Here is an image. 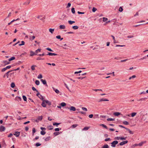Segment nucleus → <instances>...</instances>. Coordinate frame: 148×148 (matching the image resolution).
I'll return each instance as SVG.
<instances>
[{
	"instance_id": "obj_12",
	"label": "nucleus",
	"mask_w": 148,
	"mask_h": 148,
	"mask_svg": "<svg viewBox=\"0 0 148 148\" xmlns=\"http://www.w3.org/2000/svg\"><path fill=\"white\" fill-rule=\"evenodd\" d=\"M146 143V141H142V142H141V143H139L138 144V145L139 146H141L143 145L145 143Z\"/></svg>"
},
{
	"instance_id": "obj_28",
	"label": "nucleus",
	"mask_w": 148,
	"mask_h": 148,
	"mask_svg": "<svg viewBox=\"0 0 148 148\" xmlns=\"http://www.w3.org/2000/svg\"><path fill=\"white\" fill-rule=\"evenodd\" d=\"M36 66L35 65H33L31 67V69L32 71H34L35 70V67H36Z\"/></svg>"
},
{
	"instance_id": "obj_14",
	"label": "nucleus",
	"mask_w": 148,
	"mask_h": 148,
	"mask_svg": "<svg viewBox=\"0 0 148 148\" xmlns=\"http://www.w3.org/2000/svg\"><path fill=\"white\" fill-rule=\"evenodd\" d=\"M76 109L75 107L74 106H71L70 108V111H75Z\"/></svg>"
},
{
	"instance_id": "obj_29",
	"label": "nucleus",
	"mask_w": 148,
	"mask_h": 148,
	"mask_svg": "<svg viewBox=\"0 0 148 148\" xmlns=\"http://www.w3.org/2000/svg\"><path fill=\"white\" fill-rule=\"evenodd\" d=\"M16 100L18 101H21L22 100L21 98L19 97H16Z\"/></svg>"
},
{
	"instance_id": "obj_22",
	"label": "nucleus",
	"mask_w": 148,
	"mask_h": 148,
	"mask_svg": "<svg viewBox=\"0 0 148 148\" xmlns=\"http://www.w3.org/2000/svg\"><path fill=\"white\" fill-rule=\"evenodd\" d=\"M78 125L77 124H73L71 126V127L72 128H74L76 127Z\"/></svg>"
},
{
	"instance_id": "obj_36",
	"label": "nucleus",
	"mask_w": 148,
	"mask_h": 148,
	"mask_svg": "<svg viewBox=\"0 0 148 148\" xmlns=\"http://www.w3.org/2000/svg\"><path fill=\"white\" fill-rule=\"evenodd\" d=\"M40 82L38 80H36L35 81V83L37 85H39L40 84Z\"/></svg>"
},
{
	"instance_id": "obj_32",
	"label": "nucleus",
	"mask_w": 148,
	"mask_h": 148,
	"mask_svg": "<svg viewBox=\"0 0 148 148\" xmlns=\"http://www.w3.org/2000/svg\"><path fill=\"white\" fill-rule=\"evenodd\" d=\"M15 86V84L14 82H12L11 84V87L13 88Z\"/></svg>"
},
{
	"instance_id": "obj_47",
	"label": "nucleus",
	"mask_w": 148,
	"mask_h": 148,
	"mask_svg": "<svg viewBox=\"0 0 148 148\" xmlns=\"http://www.w3.org/2000/svg\"><path fill=\"white\" fill-rule=\"evenodd\" d=\"M136 114V112H133L131 114V116L132 117L134 116Z\"/></svg>"
},
{
	"instance_id": "obj_27",
	"label": "nucleus",
	"mask_w": 148,
	"mask_h": 148,
	"mask_svg": "<svg viewBox=\"0 0 148 148\" xmlns=\"http://www.w3.org/2000/svg\"><path fill=\"white\" fill-rule=\"evenodd\" d=\"M126 130L128 131L129 132L130 134H133L134 133V132H133L132 131H131L129 129L127 128V129H126Z\"/></svg>"
},
{
	"instance_id": "obj_60",
	"label": "nucleus",
	"mask_w": 148,
	"mask_h": 148,
	"mask_svg": "<svg viewBox=\"0 0 148 148\" xmlns=\"http://www.w3.org/2000/svg\"><path fill=\"white\" fill-rule=\"evenodd\" d=\"M30 37L32 38H29V39H30V40L32 39V40H33L35 38V36H33L32 37L31 36H30Z\"/></svg>"
},
{
	"instance_id": "obj_10",
	"label": "nucleus",
	"mask_w": 148,
	"mask_h": 148,
	"mask_svg": "<svg viewBox=\"0 0 148 148\" xmlns=\"http://www.w3.org/2000/svg\"><path fill=\"white\" fill-rule=\"evenodd\" d=\"M20 134V132H16L14 133V134L15 135L16 137H18L19 136Z\"/></svg>"
},
{
	"instance_id": "obj_43",
	"label": "nucleus",
	"mask_w": 148,
	"mask_h": 148,
	"mask_svg": "<svg viewBox=\"0 0 148 148\" xmlns=\"http://www.w3.org/2000/svg\"><path fill=\"white\" fill-rule=\"evenodd\" d=\"M121 137L120 136H116L114 138V139L117 140H121Z\"/></svg>"
},
{
	"instance_id": "obj_2",
	"label": "nucleus",
	"mask_w": 148,
	"mask_h": 148,
	"mask_svg": "<svg viewBox=\"0 0 148 148\" xmlns=\"http://www.w3.org/2000/svg\"><path fill=\"white\" fill-rule=\"evenodd\" d=\"M128 141L127 140H125L119 143V144L117 146H119V145L122 146L127 143Z\"/></svg>"
},
{
	"instance_id": "obj_9",
	"label": "nucleus",
	"mask_w": 148,
	"mask_h": 148,
	"mask_svg": "<svg viewBox=\"0 0 148 148\" xmlns=\"http://www.w3.org/2000/svg\"><path fill=\"white\" fill-rule=\"evenodd\" d=\"M147 98H142L139 99H137V101H145L146 99H147Z\"/></svg>"
},
{
	"instance_id": "obj_8",
	"label": "nucleus",
	"mask_w": 148,
	"mask_h": 148,
	"mask_svg": "<svg viewBox=\"0 0 148 148\" xmlns=\"http://www.w3.org/2000/svg\"><path fill=\"white\" fill-rule=\"evenodd\" d=\"M5 129V127L3 126H1L0 127V130L1 132L4 131Z\"/></svg>"
},
{
	"instance_id": "obj_1",
	"label": "nucleus",
	"mask_w": 148,
	"mask_h": 148,
	"mask_svg": "<svg viewBox=\"0 0 148 148\" xmlns=\"http://www.w3.org/2000/svg\"><path fill=\"white\" fill-rule=\"evenodd\" d=\"M118 143V142L117 140H114L111 143V146L112 147H116V145H117Z\"/></svg>"
},
{
	"instance_id": "obj_45",
	"label": "nucleus",
	"mask_w": 148,
	"mask_h": 148,
	"mask_svg": "<svg viewBox=\"0 0 148 148\" xmlns=\"http://www.w3.org/2000/svg\"><path fill=\"white\" fill-rule=\"evenodd\" d=\"M71 12L73 14H75V8H71Z\"/></svg>"
},
{
	"instance_id": "obj_38",
	"label": "nucleus",
	"mask_w": 148,
	"mask_h": 148,
	"mask_svg": "<svg viewBox=\"0 0 148 148\" xmlns=\"http://www.w3.org/2000/svg\"><path fill=\"white\" fill-rule=\"evenodd\" d=\"M36 130L35 128H33L32 129V135H34V133L36 132Z\"/></svg>"
},
{
	"instance_id": "obj_3",
	"label": "nucleus",
	"mask_w": 148,
	"mask_h": 148,
	"mask_svg": "<svg viewBox=\"0 0 148 148\" xmlns=\"http://www.w3.org/2000/svg\"><path fill=\"white\" fill-rule=\"evenodd\" d=\"M38 93L36 94L37 96L40 99L42 100L44 99V97L43 96L40 94L39 92H37Z\"/></svg>"
},
{
	"instance_id": "obj_13",
	"label": "nucleus",
	"mask_w": 148,
	"mask_h": 148,
	"mask_svg": "<svg viewBox=\"0 0 148 148\" xmlns=\"http://www.w3.org/2000/svg\"><path fill=\"white\" fill-rule=\"evenodd\" d=\"M12 71H13V70L9 71L5 74V75L6 76L7 78H8L9 77V73Z\"/></svg>"
},
{
	"instance_id": "obj_52",
	"label": "nucleus",
	"mask_w": 148,
	"mask_h": 148,
	"mask_svg": "<svg viewBox=\"0 0 148 148\" xmlns=\"http://www.w3.org/2000/svg\"><path fill=\"white\" fill-rule=\"evenodd\" d=\"M61 130V128H55V130L56 132H58L60 130Z\"/></svg>"
},
{
	"instance_id": "obj_39",
	"label": "nucleus",
	"mask_w": 148,
	"mask_h": 148,
	"mask_svg": "<svg viewBox=\"0 0 148 148\" xmlns=\"http://www.w3.org/2000/svg\"><path fill=\"white\" fill-rule=\"evenodd\" d=\"M53 88V90L55 91V92L57 94H58L60 92H59V91L57 89H55L54 88Z\"/></svg>"
},
{
	"instance_id": "obj_40",
	"label": "nucleus",
	"mask_w": 148,
	"mask_h": 148,
	"mask_svg": "<svg viewBox=\"0 0 148 148\" xmlns=\"http://www.w3.org/2000/svg\"><path fill=\"white\" fill-rule=\"evenodd\" d=\"M21 43L20 44H19V46H21L23 45H25V42L24 41H22L21 42Z\"/></svg>"
},
{
	"instance_id": "obj_15",
	"label": "nucleus",
	"mask_w": 148,
	"mask_h": 148,
	"mask_svg": "<svg viewBox=\"0 0 148 148\" xmlns=\"http://www.w3.org/2000/svg\"><path fill=\"white\" fill-rule=\"evenodd\" d=\"M109 100L105 98H102L100 99V100L99 102H100L101 101H108Z\"/></svg>"
},
{
	"instance_id": "obj_23",
	"label": "nucleus",
	"mask_w": 148,
	"mask_h": 148,
	"mask_svg": "<svg viewBox=\"0 0 148 148\" xmlns=\"http://www.w3.org/2000/svg\"><path fill=\"white\" fill-rule=\"evenodd\" d=\"M15 59V57L12 56V57H11L9 59H8V60L10 62L12 60H14V59Z\"/></svg>"
},
{
	"instance_id": "obj_31",
	"label": "nucleus",
	"mask_w": 148,
	"mask_h": 148,
	"mask_svg": "<svg viewBox=\"0 0 148 148\" xmlns=\"http://www.w3.org/2000/svg\"><path fill=\"white\" fill-rule=\"evenodd\" d=\"M51 138V137L50 136H49L48 137H46L45 139V140L46 141H49V140Z\"/></svg>"
},
{
	"instance_id": "obj_51",
	"label": "nucleus",
	"mask_w": 148,
	"mask_h": 148,
	"mask_svg": "<svg viewBox=\"0 0 148 148\" xmlns=\"http://www.w3.org/2000/svg\"><path fill=\"white\" fill-rule=\"evenodd\" d=\"M89 127H85L82 129V130H87L89 129Z\"/></svg>"
},
{
	"instance_id": "obj_21",
	"label": "nucleus",
	"mask_w": 148,
	"mask_h": 148,
	"mask_svg": "<svg viewBox=\"0 0 148 148\" xmlns=\"http://www.w3.org/2000/svg\"><path fill=\"white\" fill-rule=\"evenodd\" d=\"M100 126H102L107 130H108V129L107 127L104 124H101L100 125Z\"/></svg>"
},
{
	"instance_id": "obj_7",
	"label": "nucleus",
	"mask_w": 148,
	"mask_h": 148,
	"mask_svg": "<svg viewBox=\"0 0 148 148\" xmlns=\"http://www.w3.org/2000/svg\"><path fill=\"white\" fill-rule=\"evenodd\" d=\"M42 100V102L41 104V105L42 106L44 107H46V104L45 103V99H43Z\"/></svg>"
},
{
	"instance_id": "obj_5",
	"label": "nucleus",
	"mask_w": 148,
	"mask_h": 148,
	"mask_svg": "<svg viewBox=\"0 0 148 148\" xmlns=\"http://www.w3.org/2000/svg\"><path fill=\"white\" fill-rule=\"evenodd\" d=\"M47 55H49L50 56H57L58 54L54 53H51L50 52H48V54H46Z\"/></svg>"
},
{
	"instance_id": "obj_42",
	"label": "nucleus",
	"mask_w": 148,
	"mask_h": 148,
	"mask_svg": "<svg viewBox=\"0 0 148 148\" xmlns=\"http://www.w3.org/2000/svg\"><path fill=\"white\" fill-rule=\"evenodd\" d=\"M30 3V1L29 0L28 2H25L23 3V5H28Z\"/></svg>"
},
{
	"instance_id": "obj_41",
	"label": "nucleus",
	"mask_w": 148,
	"mask_h": 148,
	"mask_svg": "<svg viewBox=\"0 0 148 148\" xmlns=\"http://www.w3.org/2000/svg\"><path fill=\"white\" fill-rule=\"evenodd\" d=\"M68 23L70 24L71 25L72 24L74 23H75V21H68Z\"/></svg>"
},
{
	"instance_id": "obj_34",
	"label": "nucleus",
	"mask_w": 148,
	"mask_h": 148,
	"mask_svg": "<svg viewBox=\"0 0 148 148\" xmlns=\"http://www.w3.org/2000/svg\"><path fill=\"white\" fill-rule=\"evenodd\" d=\"M78 28L79 27L77 25L74 26L72 27V28L74 29H78Z\"/></svg>"
},
{
	"instance_id": "obj_46",
	"label": "nucleus",
	"mask_w": 148,
	"mask_h": 148,
	"mask_svg": "<svg viewBox=\"0 0 148 148\" xmlns=\"http://www.w3.org/2000/svg\"><path fill=\"white\" fill-rule=\"evenodd\" d=\"M42 16H37V18H40V19L41 20H43L45 18H40V17H42Z\"/></svg>"
},
{
	"instance_id": "obj_18",
	"label": "nucleus",
	"mask_w": 148,
	"mask_h": 148,
	"mask_svg": "<svg viewBox=\"0 0 148 148\" xmlns=\"http://www.w3.org/2000/svg\"><path fill=\"white\" fill-rule=\"evenodd\" d=\"M109 147L108 145L107 144L104 145L101 147V148H109Z\"/></svg>"
},
{
	"instance_id": "obj_50",
	"label": "nucleus",
	"mask_w": 148,
	"mask_h": 148,
	"mask_svg": "<svg viewBox=\"0 0 148 148\" xmlns=\"http://www.w3.org/2000/svg\"><path fill=\"white\" fill-rule=\"evenodd\" d=\"M41 144L39 143H37L35 144V146L36 147H38L41 145Z\"/></svg>"
},
{
	"instance_id": "obj_59",
	"label": "nucleus",
	"mask_w": 148,
	"mask_h": 148,
	"mask_svg": "<svg viewBox=\"0 0 148 148\" xmlns=\"http://www.w3.org/2000/svg\"><path fill=\"white\" fill-rule=\"evenodd\" d=\"M71 6V3H68V5L66 7L67 8H69Z\"/></svg>"
},
{
	"instance_id": "obj_16",
	"label": "nucleus",
	"mask_w": 148,
	"mask_h": 148,
	"mask_svg": "<svg viewBox=\"0 0 148 148\" xmlns=\"http://www.w3.org/2000/svg\"><path fill=\"white\" fill-rule=\"evenodd\" d=\"M3 62L5 64L4 66H5L6 65L9 64L10 63V62H8L6 60L3 61Z\"/></svg>"
},
{
	"instance_id": "obj_55",
	"label": "nucleus",
	"mask_w": 148,
	"mask_h": 148,
	"mask_svg": "<svg viewBox=\"0 0 148 148\" xmlns=\"http://www.w3.org/2000/svg\"><path fill=\"white\" fill-rule=\"evenodd\" d=\"M92 10L93 12H95L97 10V9L96 8L93 7Z\"/></svg>"
},
{
	"instance_id": "obj_64",
	"label": "nucleus",
	"mask_w": 148,
	"mask_h": 148,
	"mask_svg": "<svg viewBox=\"0 0 148 148\" xmlns=\"http://www.w3.org/2000/svg\"><path fill=\"white\" fill-rule=\"evenodd\" d=\"M46 49L50 51H53L51 49L49 48H47Z\"/></svg>"
},
{
	"instance_id": "obj_37",
	"label": "nucleus",
	"mask_w": 148,
	"mask_h": 148,
	"mask_svg": "<svg viewBox=\"0 0 148 148\" xmlns=\"http://www.w3.org/2000/svg\"><path fill=\"white\" fill-rule=\"evenodd\" d=\"M41 49H38L36 50L35 51V52L37 54L38 53V52H40L41 51Z\"/></svg>"
},
{
	"instance_id": "obj_26",
	"label": "nucleus",
	"mask_w": 148,
	"mask_h": 148,
	"mask_svg": "<svg viewBox=\"0 0 148 148\" xmlns=\"http://www.w3.org/2000/svg\"><path fill=\"white\" fill-rule=\"evenodd\" d=\"M54 30V29L50 28L49 29V31L51 34H53Z\"/></svg>"
},
{
	"instance_id": "obj_24",
	"label": "nucleus",
	"mask_w": 148,
	"mask_h": 148,
	"mask_svg": "<svg viewBox=\"0 0 148 148\" xmlns=\"http://www.w3.org/2000/svg\"><path fill=\"white\" fill-rule=\"evenodd\" d=\"M66 105V104L64 102H62L60 103V106L62 107L65 106Z\"/></svg>"
},
{
	"instance_id": "obj_19",
	"label": "nucleus",
	"mask_w": 148,
	"mask_h": 148,
	"mask_svg": "<svg viewBox=\"0 0 148 148\" xmlns=\"http://www.w3.org/2000/svg\"><path fill=\"white\" fill-rule=\"evenodd\" d=\"M65 28V26L64 25H60V29H64Z\"/></svg>"
},
{
	"instance_id": "obj_17",
	"label": "nucleus",
	"mask_w": 148,
	"mask_h": 148,
	"mask_svg": "<svg viewBox=\"0 0 148 148\" xmlns=\"http://www.w3.org/2000/svg\"><path fill=\"white\" fill-rule=\"evenodd\" d=\"M45 103L48 105L50 106L51 104V102L48 100H45Z\"/></svg>"
},
{
	"instance_id": "obj_20",
	"label": "nucleus",
	"mask_w": 148,
	"mask_h": 148,
	"mask_svg": "<svg viewBox=\"0 0 148 148\" xmlns=\"http://www.w3.org/2000/svg\"><path fill=\"white\" fill-rule=\"evenodd\" d=\"M113 114L115 116H118L119 115L121 114V113L119 112H114Z\"/></svg>"
},
{
	"instance_id": "obj_56",
	"label": "nucleus",
	"mask_w": 148,
	"mask_h": 148,
	"mask_svg": "<svg viewBox=\"0 0 148 148\" xmlns=\"http://www.w3.org/2000/svg\"><path fill=\"white\" fill-rule=\"evenodd\" d=\"M103 22H105L107 21L108 20V18L106 17H103Z\"/></svg>"
},
{
	"instance_id": "obj_30",
	"label": "nucleus",
	"mask_w": 148,
	"mask_h": 148,
	"mask_svg": "<svg viewBox=\"0 0 148 148\" xmlns=\"http://www.w3.org/2000/svg\"><path fill=\"white\" fill-rule=\"evenodd\" d=\"M37 119H38V120H39V121H41L42 120V116H39L37 118Z\"/></svg>"
},
{
	"instance_id": "obj_58",
	"label": "nucleus",
	"mask_w": 148,
	"mask_h": 148,
	"mask_svg": "<svg viewBox=\"0 0 148 148\" xmlns=\"http://www.w3.org/2000/svg\"><path fill=\"white\" fill-rule=\"evenodd\" d=\"M127 138V137H121V140H125Z\"/></svg>"
},
{
	"instance_id": "obj_61",
	"label": "nucleus",
	"mask_w": 148,
	"mask_h": 148,
	"mask_svg": "<svg viewBox=\"0 0 148 148\" xmlns=\"http://www.w3.org/2000/svg\"><path fill=\"white\" fill-rule=\"evenodd\" d=\"M93 90L96 92L98 91H102V90L101 89H95Z\"/></svg>"
},
{
	"instance_id": "obj_33",
	"label": "nucleus",
	"mask_w": 148,
	"mask_h": 148,
	"mask_svg": "<svg viewBox=\"0 0 148 148\" xmlns=\"http://www.w3.org/2000/svg\"><path fill=\"white\" fill-rule=\"evenodd\" d=\"M46 132L45 131H44L43 130H42L40 132V134L42 135H45L46 134Z\"/></svg>"
},
{
	"instance_id": "obj_6",
	"label": "nucleus",
	"mask_w": 148,
	"mask_h": 148,
	"mask_svg": "<svg viewBox=\"0 0 148 148\" xmlns=\"http://www.w3.org/2000/svg\"><path fill=\"white\" fill-rule=\"evenodd\" d=\"M30 56H32L34 55H38L35 52H34V51H30Z\"/></svg>"
},
{
	"instance_id": "obj_35",
	"label": "nucleus",
	"mask_w": 148,
	"mask_h": 148,
	"mask_svg": "<svg viewBox=\"0 0 148 148\" xmlns=\"http://www.w3.org/2000/svg\"><path fill=\"white\" fill-rule=\"evenodd\" d=\"M107 121H113L114 120V119H112V118H109L107 119Z\"/></svg>"
},
{
	"instance_id": "obj_48",
	"label": "nucleus",
	"mask_w": 148,
	"mask_h": 148,
	"mask_svg": "<svg viewBox=\"0 0 148 148\" xmlns=\"http://www.w3.org/2000/svg\"><path fill=\"white\" fill-rule=\"evenodd\" d=\"M123 10V8H122V7H120L119 8V12H122Z\"/></svg>"
},
{
	"instance_id": "obj_44",
	"label": "nucleus",
	"mask_w": 148,
	"mask_h": 148,
	"mask_svg": "<svg viewBox=\"0 0 148 148\" xmlns=\"http://www.w3.org/2000/svg\"><path fill=\"white\" fill-rule=\"evenodd\" d=\"M23 100H24V101H27V98L25 96L23 95Z\"/></svg>"
},
{
	"instance_id": "obj_4",
	"label": "nucleus",
	"mask_w": 148,
	"mask_h": 148,
	"mask_svg": "<svg viewBox=\"0 0 148 148\" xmlns=\"http://www.w3.org/2000/svg\"><path fill=\"white\" fill-rule=\"evenodd\" d=\"M40 81L41 82H42V84L45 85L46 86L48 87V85L47 84V82L45 80H44L43 79H40Z\"/></svg>"
},
{
	"instance_id": "obj_62",
	"label": "nucleus",
	"mask_w": 148,
	"mask_h": 148,
	"mask_svg": "<svg viewBox=\"0 0 148 148\" xmlns=\"http://www.w3.org/2000/svg\"><path fill=\"white\" fill-rule=\"evenodd\" d=\"M6 70H7V69H6V67H5V68H4L2 69H1V71L2 72H3L5 71Z\"/></svg>"
},
{
	"instance_id": "obj_49",
	"label": "nucleus",
	"mask_w": 148,
	"mask_h": 148,
	"mask_svg": "<svg viewBox=\"0 0 148 148\" xmlns=\"http://www.w3.org/2000/svg\"><path fill=\"white\" fill-rule=\"evenodd\" d=\"M123 124L125 125H128L129 124V123L126 121H124L123 122Z\"/></svg>"
},
{
	"instance_id": "obj_53",
	"label": "nucleus",
	"mask_w": 148,
	"mask_h": 148,
	"mask_svg": "<svg viewBox=\"0 0 148 148\" xmlns=\"http://www.w3.org/2000/svg\"><path fill=\"white\" fill-rule=\"evenodd\" d=\"M42 77V74H40L38 77V79H41Z\"/></svg>"
},
{
	"instance_id": "obj_63",
	"label": "nucleus",
	"mask_w": 148,
	"mask_h": 148,
	"mask_svg": "<svg viewBox=\"0 0 148 148\" xmlns=\"http://www.w3.org/2000/svg\"><path fill=\"white\" fill-rule=\"evenodd\" d=\"M82 109L84 111H87V109L85 107H82Z\"/></svg>"
},
{
	"instance_id": "obj_25",
	"label": "nucleus",
	"mask_w": 148,
	"mask_h": 148,
	"mask_svg": "<svg viewBox=\"0 0 148 148\" xmlns=\"http://www.w3.org/2000/svg\"><path fill=\"white\" fill-rule=\"evenodd\" d=\"M60 123H61L54 122L53 123V125H55L57 127H58V125H60Z\"/></svg>"
},
{
	"instance_id": "obj_57",
	"label": "nucleus",
	"mask_w": 148,
	"mask_h": 148,
	"mask_svg": "<svg viewBox=\"0 0 148 148\" xmlns=\"http://www.w3.org/2000/svg\"><path fill=\"white\" fill-rule=\"evenodd\" d=\"M136 77V76L135 75H133L132 76V77H130L129 78V79L130 80L132 78H135V77Z\"/></svg>"
},
{
	"instance_id": "obj_11",
	"label": "nucleus",
	"mask_w": 148,
	"mask_h": 148,
	"mask_svg": "<svg viewBox=\"0 0 148 148\" xmlns=\"http://www.w3.org/2000/svg\"><path fill=\"white\" fill-rule=\"evenodd\" d=\"M62 132H54L53 133V134L55 136H57L61 134L62 133Z\"/></svg>"
},
{
	"instance_id": "obj_54",
	"label": "nucleus",
	"mask_w": 148,
	"mask_h": 148,
	"mask_svg": "<svg viewBox=\"0 0 148 148\" xmlns=\"http://www.w3.org/2000/svg\"><path fill=\"white\" fill-rule=\"evenodd\" d=\"M32 89L33 91H36L37 92H38V91L34 87H32Z\"/></svg>"
}]
</instances>
